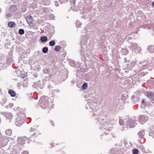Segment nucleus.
I'll return each instance as SVG.
<instances>
[{
    "instance_id": "36",
    "label": "nucleus",
    "mask_w": 154,
    "mask_h": 154,
    "mask_svg": "<svg viewBox=\"0 0 154 154\" xmlns=\"http://www.w3.org/2000/svg\"><path fill=\"white\" fill-rule=\"evenodd\" d=\"M138 151L137 149H134L133 150V154H138Z\"/></svg>"
},
{
    "instance_id": "35",
    "label": "nucleus",
    "mask_w": 154,
    "mask_h": 154,
    "mask_svg": "<svg viewBox=\"0 0 154 154\" xmlns=\"http://www.w3.org/2000/svg\"><path fill=\"white\" fill-rule=\"evenodd\" d=\"M7 101V99L5 98L3 99L2 100V102H1V103L2 104V105H3L5 104V103Z\"/></svg>"
},
{
    "instance_id": "7",
    "label": "nucleus",
    "mask_w": 154,
    "mask_h": 154,
    "mask_svg": "<svg viewBox=\"0 0 154 154\" xmlns=\"http://www.w3.org/2000/svg\"><path fill=\"white\" fill-rule=\"evenodd\" d=\"M8 139L7 138L4 136L0 137V146L3 147L7 144Z\"/></svg>"
},
{
    "instance_id": "56",
    "label": "nucleus",
    "mask_w": 154,
    "mask_h": 154,
    "mask_svg": "<svg viewBox=\"0 0 154 154\" xmlns=\"http://www.w3.org/2000/svg\"><path fill=\"white\" fill-rule=\"evenodd\" d=\"M35 134H36V133H34L32 134V136L34 137V135H35Z\"/></svg>"
},
{
    "instance_id": "61",
    "label": "nucleus",
    "mask_w": 154,
    "mask_h": 154,
    "mask_svg": "<svg viewBox=\"0 0 154 154\" xmlns=\"http://www.w3.org/2000/svg\"><path fill=\"white\" fill-rule=\"evenodd\" d=\"M83 37H84V36H83V35H82V38L83 39Z\"/></svg>"
},
{
    "instance_id": "4",
    "label": "nucleus",
    "mask_w": 154,
    "mask_h": 154,
    "mask_svg": "<svg viewBox=\"0 0 154 154\" xmlns=\"http://www.w3.org/2000/svg\"><path fill=\"white\" fill-rule=\"evenodd\" d=\"M18 117H17L15 124L18 126H20L25 122V118L26 117L25 112L19 111L18 113Z\"/></svg>"
},
{
    "instance_id": "32",
    "label": "nucleus",
    "mask_w": 154,
    "mask_h": 154,
    "mask_svg": "<svg viewBox=\"0 0 154 154\" xmlns=\"http://www.w3.org/2000/svg\"><path fill=\"white\" fill-rule=\"evenodd\" d=\"M82 23L79 20H77L76 22V26L77 28L79 27L82 25Z\"/></svg>"
},
{
    "instance_id": "22",
    "label": "nucleus",
    "mask_w": 154,
    "mask_h": 154,
    "mask_svg": "<svg viewBox=\"0 0 154 154\" xmlns=\"http://www.w3.org/2000/svg\"><path fill=\"white\" fill-rule=\"evenodd\" d=\"M47 37L45 36L42 37L40 38L41 41L43 42H45L47 40Z\"/></svg>"
},
{
    "instance_id": "45",
    "label": "nucleus",
    "mask_w": 154,
    "mask_h": 154,
    "mask_svg": "<svg viewBox=\"0 0 154 154\" xmlns=\"http://www.w3.org/2000/svg\"><path fill=\"white\" fill-rule=\"evenodd\" d=\"M75 0H70V2L71 3L75 4Z\"/></svg>"
},
{
    "instance_id": "34",
    "label": "nucleus",
    "mask_w": 154,
    "mask_h": 154,
    "mask_svg": "<svg viewBox=\"0 0 154 154\" xmlns=\"http://www.w3.org/2000/svg\"><path fill=\"white\" fill-rule=\"evenodd\" d=\"M122 52L125 55L126 54L128 53V51L125 49H122Z\"/></svg>"
},
{
    "instance_id": "57",
    "label": "nucleus",
    "mask_w": 154,
    "mask_h": 154,
    "mask_svg": "<svg viewBox=\"0 0 154 154\" xmlns=\"http://www.w3.org/2000/svg\"><path fill=\"white\" fill-rule=\"evenodd\" d=\"M144 100H143L141 101V103H144Z\"/></svg>"
},
{
    "instance_id": "9",
    "label": "nucleus",
    "mask_w": 154,
    "mask_h": 154,
    "mask_svg": "<svg viewBox=\"0 0 154 154\" xmlns=\"http://www.w3.org/2000/svg\"><path fill=\"white\" fill-rule=\"evenodd\" d=\"M90 107L91 108L93 112H97L99 109V107L97 106V105L96 103H90Z\"/></svg>"
},
{
    "instance_id": "62",
    "label": "nucleus",
    "mask_w": 154,
    "mask_h": 154,
    "mask_svg": "<svg viewBox=\"0 0 154 154\" xmlns=\"http://www.w3.org/2000/svg\"><path fill=\"white\" fill-rule=\"evenodd\" d=\"M138 51H139V50H138ZM139 51H140L141 50H140V49H139Z\"/></svg>"
},
{
    "instance_id": "33",
    "label": "nucleus",
    "mask_w": 154,
    "mask_h": 154,
    "mask_svg": "<svg viewBox=\"0 0 154 154\" xmlns=\"http://www.w3.org/2000/svg\"><path fill=\"white\" fill-rule=\"evenodd\" d=\"M49 45L51 46H53L55 44V42L53 40L50 41L49 43Z\"/></svg>"
},
{
    "instance_id": "44",
    "label": "nucleus",
    "mask_w": 154,
    "mask_h": 154,
    "mask_svg": "<svg viewBox=\"0 0 154 154\" xmlns=\"http://www.w3.org/2000/svg\"><path fill=\"white\" fill-rule=\"evenodd\" d=\"M47 78V77H45L44 78L43 80V83H45L46 81V79Z\"/></svg>"
},
{
    "instance_id": "24",
    "label": "nucleus",
    "mask_w": 154,
    "mask_h": 154,
    "mask_svg": "<svg viewBox=\"0 0 154 154\" xmlns=\"http://www.w3.org/2000/svg\"><path fill=\"white\" fill-rule=\"evenodd\" d=\"M125 122H127L126 119H124L123 120L120 119L119 121V123L120 125H124Z\"/></svg>"
},
{
    "instance_id": "11",
    "label": "nucleus",
    "mask_w": 154,
    "mask_h": 154,
    "mask_svg": "<svg viewBox=\"0 0 154 154\" xmlns=\"http://www.w3.org/2000/svg\"><path fill=\"white\" fill-rule=\"evenodd\" d=\"M148 117L146 116H142L139 117L138 121L140 123L143 124L147 120Z\"/></svg>"
},
{
    "instance_id": "14",
    "label": "nucleus",
    "mask_w": 154,
    "mask_h": 154,
    "mask_svg": "<svg viewBox=\"0 0 154 154\" xmlns=\"http://www.w3.org/2000/svg\"><path fill=\"white\" fill-rule=\"evenodd\" d=\"M32 19L33 18L31 17V16L30 15H28L26 17V19L28 23L29 24H31L32 23Z\"/></svg>"
},
{
    "instance_id": "20",
    "label": "nucleus",
    "mask_w": 154,
    "mask_h": 154,
    "mask_svg": "<svg viewBox=\"0 0 154 154\" xmlns=\"http://www.w3.org/2000/svg\"><path fill=\"white\" fill-rule=\"evenodd\" d=\"M6 134L9 136H11L12 134V130L11 129H8L5 131Z\"/></svg>"
},
{
    "instance_id": "63",
    "label": "nucleus",
    "mask_w": 154,
    "mask_h": 154,
    "mask_svg": "<svg viewBox=\"0 0 154 154\" xmlns=\"http://www.w3.org/2000/svg\"><path fill=\"white\" fill-rule=\"evenodd\" d=\"M37 136V135H35V137H36V136Z\"/></svg>"
},
{
    "instance_id": "18",
    "label": "nucleus",
    "mask_w": 154,
    "mask_h": 154,
    "mask_svg": "<svg viewBox=\"0 0 154 154\" xmlns=\"http://www.w3.org/2000/svg\"><path fill=\"white\" fill-rule=\"evenodd\" d=\"M8 93L11 95V96L13 97L15 96L16 95V93L15 91L12 89H10L9 90Z\"/></svg>"
},
{
    "instance_id": "16",
    "label": "nucleus",
    "mask_w": 154,
    "mask_h": 154,
    "mask_svg": "<svg viewBox=\"0 0 154 154\" xmlns=\"http://www.w3.org/2000/svg\"><path fill=\"white\" fill-rule=\"evenodd\" d=\"M16 24L15 22H10L8 23V26L10 28L14 27L15 26Z\"/></svg>"
},
{
    "instance_id": "12",
    "label": "nucleus",
    "mask_w": 154,
    "mask_h": 154,
    "mask_svg": "<svg viewBox=\"0 0 154 154\" xmlns=\"http://www.w3.org/2000/svg\"><path fill=\"white\" fill-rule=\"evenodd\" d=\"M27 138L26 137H23L21 138H18L17 141L19 144H20L21 145L24 144L25 143V141L26 139Z\"/></svg>"
},
{
    "instance_id": "64",
    "label": "nucleus",
    "mask_w": 154,
    "mask_h": 154,
    "mask_svg": "<svg viewBox=\"0 0 154 154\" xmlns=\"http://www.w3.org/2000/svg\"><path fill=\"white\" fill-rule=\"evenodd\" d=\"M50 145H52V143H51V144H50Z\"/></svg>"
},
{
    "instance_id": "40",
    "label": "nucleus",
    "mask_w": 154,
    "mask_h": 154,
    "mask_svg": "<svg viewBox=\"0 0 154 154\" xmlns=\"http://www.w3.org/2000/svg\"><path fill=\"white\" fill-rule=\"evenodd\" d=\"M48 10L46 8H44L42 10V12L44 13H46L48 12Z\"/></svg>"
},
{
    "instance_id": "13",
    "label": "nucleus",
    "mask_w": 154,
    "mask_h": 154,
    "mask_svg": "<svg viewBox=\"0 0 154 154\" xmlns=\"http://www.w3.org/2000/svg\"><path fill=\"white\" fill-rule=\"evenodd\" d=\"M130 48L133 51H135L136 49L138 48V45L136 43H131V45L130 46Z\"/></svg>"
},
{
    "instance_id": "48",
    "label": "nucleus",
    "mask_w": 154,
    "mask_h": 154,
    "mask_svg": "<svg viewBox=\"0 0 154 154\" xmlns=\"http://www.w3.org/2000/svg\"><path fill=\"white\" fill-rule=\"evenodd\" d=\"M35 130V129L32 128H31L30 130V131H34Z\"/></svg>"
},
{
    "instance_id": "1",
    "label": "nucleus",
    "mask_w": 154,
    "mask_h": 154,
    "mask_svg": "<svg viewBox=\"0 0 154 154\" xmlns=\"http://www.w3.org/2000/svg\"><path fill=\"white\" fill-rule=\"evenodd\" d=\"M94 115H93V116L94 118L95 121L97 124L98 125H101L100 128H104L105 129H108V126H106L107 125H109L110 123V121H105V119L106 118V116L103 114H99L96 115L95 114L93 113Z\"/></svg>"
},
{
    "instance_id": "47",
    "label": "nucleus",
    "mask_w": 154,
    "mask_h": 154,
    "mask_svg": "<svg viewBox=\"0 0 154 154\" xmlns=\"http://www.w3.org/2000/svg\"><path fill=\"white\" fill-rule=\"evenodd\" d=\"M21 9L23 12H24L26 10V8H22Z\"/></svg>"
},
{
    "instance_id": "30",
    "label": "nucleus",
    "mask_w": 154,
    "mask_h": 154,
    "mask_svg": "<svg viewBox=\"0 0 154 154\" xmlns=\"http://www.w3.org/2000/svg\"><path fill=\"white\" fill-rule=\"evenodd\" d=\"M55 50L57 51H59L61 50V47L59 46H57L55 48Z\"/></svg>"
},
{
    "instance_id": "2",
    "label": "nucleus",
    "mask_w": 154,
    "mask_h": 154,
    "mask_svg": "<svg viewBox=\"0 0 154 154\" xmlns=\"http://www.w3.org/2000/svg\"><path fill=\"white\" fill-rule=\"evenodd\" d=\"M87 40L86 38L82 40L81 42L82 49L81 51V55L82 58H84L86 56L89 55L90 50L87 48Z\"/></svg>"
},
{
    "instance_id": "50",
    "label": "nucleus",
    "mask_w": 154,
    "mask_h": 154,
    "mask_svg": "<svg viewBox=\"0 0 154 154\" xmlns=\"http://www.w3.org/2000/svg\"><path fill=\"white\" fill-rule=\"evenodd\" d=\"M55 5L57 7L59 6V4H58V3L57 2V1H55Z\"/></svg>"
},
{
    "instance_id": "52",
    "label": "nucleus",
    "mask_w": 154,
    "mask_h": 154,
    "mask_svg": "<svg viewBox=\"0 0 154 154\" xmlns=\"http://www.w3.org/2000/svg\"><path fill=\"white\" fill-rule=\"evenodd\" d=\"M124 60L125 62H127L128 61V60L127 58H125L124 59Z\"/></svg>"
},
{
    "instance_id": "42",
    "label": "nucleus",
    "mask_w": 154,
    "mask_h": 154,
    "mask_svg": "<svg viewBox=\"0 0 154 154\" xmlns=\"http://www.w3.org/2000/svg\"><path fill=\"white\" fill-rule=\"evenodd\" d=\"M49 17L51 19L54 20L55 18V17L53 14H51L49 16Z\"/></svg>"
},
{
    "instance_id": "39",
    "label": "nucleus",
    "mask_w": 154,
    "mask_h": 154,
    "mask_svg": "<svg viewBox=\"0 0 154 154\" xmlns=\"http://www.w3.org/2000/svg\"><path fill=\"white\" fill-rule=\"evenodd\" d=\"M13 106V104L12 103H9V105H6L5 106L6 108H8L9 107H10V108L12 107Z\"/></svg>"
},
{
    "instance_id": "54",
    "label": "nucleus",
    "mask_w": 154,
    "mask_h": 154,
    "mask_svg": "<svg viewBox=\"0 0 154 154\" xmlns=\"http://www.w3.org/2000/svg\"><path fill=\"white\" fill-rule=\"evenodd\" d=\"M3 66V64L2 63H0V69H1V67H2Z\"/></svg>"
},
{
    "instance_id": "10",
    "label": "nucleus",
    "mask_w": 154,
    "mask_h": 154,
    "mask_svg": "<svg viewBox=\"0 0 154 154\" xmlns=\"http://www.w3.org/2000/svg\"><path fill=\"white\" fill-rule=\"evenodd\" d=\"M146 96L150 99V101L153 103H154V94L151 92H148L146 93Z\"/></svg>"
},
{
    "instance_id": "43",
    "label": "nucleus",
    "mask_w": 154,
    "mask_h": 154,
    "mask_svg": "<svg viewBox=\"0 0 154 154\" xmlns=\"http://www.w3.org/2000/svg\"><path fill=\"white\" fill-rule=\"evenodd\" d=\"M95 22L94 21L91 22L89 24V25L90 26L91 25H92V26H93L95 24Z\"/></svg>"
},
{
    "instance_id": "26",
    "label": "nucleus",
    "mask_w": 154,
    "mask_h": 154,
    "mask_svg": "<svg viewBox=\"0 0 154 154\" xmlns=\"http://www.w3.org/2000/svg\"><path fill=\"white\" fill-rule=\"evenodd\" d=\"M17 146L16 145L14 146L13 144H11L10 146V148H12L13 151H15L16 150L17 148Z\"/></svg>"
},
{
    "instance_id": "38",
    "label": "nucleus",
    "mask_w": 154,
    "mask_h": 154,
    "mask_svg": "<svg viewBox=\"0 0 154 154\" xmlns=\"http://www.w3.org/2000/svg\"><path fill=\"white\" fill-rule=\"evenodd\" d=\"M136 61H133L131 63V67H134L136 64Z\"/></svg>"
},
{
    "instance_id": "15",
    "label": "nucleus",
    "mask_w": 154,
    "mask_h": 154,
    "mask_svg": "<svg viewBox=\"0 0 154 154\" xmlns=\"http://www.w3.org/2000/svg\"><path fill=\"white\" fill-rule=\"evenodd\" d=\"M148 51L150 53L154 52V46L152 45H150L147 47Z\"/></svg>"
},
{
    "instance_id": "25",
    "label": "nucleus",
    "mask_w": 154,
    "mask_h": 154,
    "mask_svg": "<svg viewBox=\"0 0 154 154\" xmlns=\"http://www.w3.org/2000/svg\"><path fill=\"white\" fill-rule=\"evenodd\" d=\"M50 71L48 68H46L43 70V72L45 74H48L50 73Z\"/></svg>"
},
{
    "instance_id": "58",
    "label": "nucleus",
    "mask_w": 154,
    "mask_h": 154,
    "mask_svg": "<svg viewBox=\"0 0 154 154\" xmlns=\"http://www.w3.org/2000/svg\"><path fill=\"white\" fill-rule=\"evenodd\" d=\"M152 5L153 6H154V1L152 3Z\"/></svg>"
},
{
    "instance_id": "53",
    "label": "nucleus",
    "mask_w": 154,
    "mask_h": 154,
    "mask_svg": "<svg viewBox=\"0 0 154 154\" xmlns=\"http://www.w3.org/2000/svg\"><path fill=\"white\" fill-rule=\"evenodd\" d=\"M67 0H60V1L61 2H66Z\"/></svg>"
},
{
    "instance_id": "8",
    "label": "nucleus",
    "mask_w": 154,
    "mask_h": 154,
    "mask_svg": "<svg viewBox=\"0 0 154 154\" xmlns=\"http://www.w3.org/2000/svg\"><path fill=\"white\" fill-rule=\"evenodd\" d=\"M1 115L3 116L9 120H11L13 118V115L11 112H3L1 113Z\"/></svg>"
},
{
    "instance_id": "31",
    "label": "nucleus",
    "mask_w": 154,
    "mask_h": 154,
    "mask_svg": "<svg viewBox=\"0 0 154 154\" xmlns=\"http://www.w3.org/2000/svg\"><path fill=\"white\" fill-rule=\"evenodd\" d=\"M87 87V83H84L82 87V89L83 90H85Z\"/></svg>"
},
{
    "instance_id": "37",
    "label": "nucleus",
    "mask_w": 154,
    "mask_h": 154,
    "mask_svg": "<svg viewBox=\"0 0 154 154\" xmlns=\"http://www.w3.org/2000/svg\"><path fill=\"white\" fill-rule=\"evenodd\" d=\"M11 16V13H7L5 15V17L7 18L10 17Z\"/></svg>"
},
{
    "instance_id": "59",
    "label": "nucleus",
    "mask_w": 154,
    "mask_h": 154,
    "mask_svg": "<svg viewBox=\"0 0 154 154\" xmlns=\"http://www.w3.org/2000/svg\"><path fill=\"white\" fill-rule=\"evenodd\" d=\"M2 11V10L0 8V13H1V12Z\"/></svg>"
},
{
    "instance_id": "55",
    "label": "nucleus",
    "mask_w": 154,
    "mask_h": 154,
    "mask_svg": "<svg viewBox=\"0 0 154 154\" xmlns=\"http://www.w3.org/2000/svg\"><path fill=\"white\" fill-rule=\"evenodd\" d=\"M53 122H51V123L52 125L53 126H54V124Z\"/></svg>"
},
{
    "instance_id": "19",
    "label": "nucleus",
    "mask_w": 154,
    "mask_h": 154,
    "mask_svg": "<svg viewBox=\"0 0 154 154\" xmlns=\"http://www.w3.org/2000/svg\"><path fill=\"white\" fill-rule=\"evenodd\" d=\"M7 64H10L13 63V60L12 57H8L7 59Z\"/></svg>"
},
{
    "instance_id": "23",
    "label": "nucleus",
    "mask_w": 154,
    "mask_h": 154,
    "mask_svg": "<svg viewBox=\"0 0 154 154\" xmlns=\"http://www.w3.org/2000/svg\"><path fill=\"white\" fill-rule=\"evenodd\" d=\"M151 131L149 133V135L152 137L154 138V127L152 128Z\"/></svg>"
},
{
    "instance_id": "3",
    "label": "nucleus",
    "mask_w": 154,
    "mask_h": 154,
    "mask_svg": "<svg viewBox=\"0 0 154 154\" xmlns=\"http://www.w3.org/2000/svg\"><path fill=\"white\" fill-rule=\"evenodd\" d=\"M39 105L43 108L45 109L48 107L49 109L53 107L52 103L50 104L47 97L46 96L41 97L39 101Z\"/></svg>"
},
{
    "instance_id": "27",
    "label": "nucleus",
    "mask_w": 154,
    "mask_h": 154,
    "mask_svg": "<svg viewBox=\"0 0 154 154\" xmlns=\"http://www.w3.org/2000/svg\"><path fill=\"white\" fill-rule=\"evenodd\" d=\"M29 99H35V98L33 97V94L32 93H30L29 95Z\"/></svg>"
},
{
    "instance_id": "29",
    "label": "nucleus",
    "mask_w": 154,
    "mask_h": 154,
    "mask_svg": "<svg viewBox=\"0 0 154 154\" xmlns=\"http://www.w3.org/2000/svg\"><path fill=\"white\" fill-rule=\"evenodd\" d=\"M48 51V48L47 47H44L42 50V52L44 53H47Z\"/></svg>"
},
{
    "instance_id": "49",
    "label": "nucleus",
    "mask_w": 154,
    "mask_h": 154,
    "mask_svg": "<svg viewBox=\"0 0 154 154\" xmlns=\"http://www.w3.org/2000/svg\"><path fill=\"white\" fill-rule=\"evenodd\" d=\"M53 76H54L53 74H49V77L50 78H52V77Z\"/></svg>"
},
{
    "instance_id": "60",
    "label": "nucleus",
    "mask_w": 154,
    "mask_h": 154,
    "mask_svg": "<svg viewBox=\"0 0 154 154\" xmlns=\"http://www.w3.org/2000/svg\"><path fill=\"white\" fill-rule=\"evenodd\" d=\"M38 29V27H36V28H35V29Z\"/></svg>"
},
{
    "instance_id": "28",
    "label": "nucleus",
    "mask_w": 154,
    "mask_h": 154,
    "mask_svg": "<svg viewBox=\"0 0 154 154\" xmlns=\"http://www.w3.org/2000/svg\"><path fill=\"white\" fill-rule=\"evenodd\" d=\"M24 31L23 29H20L19 30L18 33L20 35H22L24 34Z\"/></svg>"
},
{
    "instance_id": "51",
    "label": "nucleus",
    "mask_w": 154,
    "mask_h": 154,
    "mask_svg": "<svg viewBox=\"0 0 154 154\" xmlns=\"http://www.w3.org/2000/svg\"><path fill=\"white\" fill-rule=\"evenodd\" d=\"M21 154H29L28 152L26 151H25L23 152Z\"/></svg>"
},
{
    "instance_id": "6",
    "label": "nucleus",
    "mask_w": 154,
    "mask_h": 154,
    "mask_svg": "<svg viewBox=\"0 0 154 154\" xmlns=\"http://www.w3.org/2000/svg\"><path fill=\"white\" fill-rule=\"evenodd\" d=\"M137 118L136 117H134L131 118L128 120L126 123V124L129 126L130 128L134 127L136 124H137Z\"/></svg>"
},
{
    "instance_id": "17",
    "label": "nucleus",
    "mask_w": 154,
    "mask_h": 154,
    "mask_svg": "<svg viewBox=\"0 0 154 154\" xmlns=\"http://www.w3.org/2000/svg\"><path fill=\"white\" fill-rule=\"evenodd\" d=\"M145 134V132L143 130L140 131L138 133V134L139 135V137L142 138L144 136Z\"/></svg>"
},
{
    "instance_id": "46",
    "label": "nucleus",
    "mask_w": 154,
    "mask_h": 154,
    "mask_svg": "<svg viewBox=\"0 0 154 154\" xmlns=\"http://www.w3.org/2000/svg\"><path fill=\"white\" fill-rule=\"evenodd\" d=\"M127 69H131V67L129 66V65L128 64H127V66H126Z\"/></svg>"
},
{
    "instance_id": "5",
    "label": "nucleus",
    "mask_w": 154,
    "mask_h": 154,
    "mask_svg": "<svg viewBox=\"0 0 154 154\" xmlns=\"http://www.w3.org/2000/svg\"><path fill=\"white\" fill-rule=\"evenodd\" d=\"M148 65V62L147 60L140 61L139 62V64L136 65V66L138 67V69H136V71H138L140 70L145 69Z\"/></svg>"
},
{
    "instance_id": "21",
    "label": "nucleus",
    "mask_w": 154,
    "mask_h": 154,
    "mask_svg": "<svg viewBox=\"0 0 154 154\" xmlns=\"http://www.w3.org/2000/svg\"><path fill=\"white\" fill-rule=\"evenodd\" d=\"M69 63L70 65L73 67H75V62L73 60H70Z\"/></svg>"
},
{
    "instance_id": "41",
    "label": "nucleus",
    "mask_w": 154,
    "mask_h": 154,
    "mask_svg": "<svg viewBox=\"0 0 154 154\" xmlns=\"http://www.w3.org/2000/svg\"><path fill=\"white\" fill-rule=\"evenodd\" d=\"M107 132H105L104 133H103V134H101V139H102V136H104L105 137V136L107 135V134H109Z\"/></svg>"
}]
</instances>
